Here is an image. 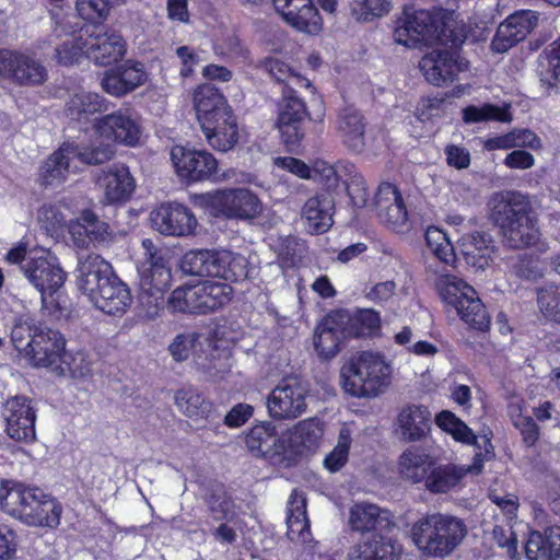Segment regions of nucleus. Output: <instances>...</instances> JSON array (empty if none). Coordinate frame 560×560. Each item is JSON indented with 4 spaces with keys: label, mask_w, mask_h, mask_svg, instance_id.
<instances>
[{
    "label": "nucleus",
    "mask_w": 560,
    "mask_h": 560,
    "mask_svg": "<svg viewBox=\"0 0 560 560\" xmlns=\"http://www.w3.org/2000/svg\"><path fill=\"white\" fill-rule=\"evenodd\" d=\"M108 109V102L97 93L78 91L70 95L65 106V114L71 120H84L95 113Z\"/></svg>",
    "instance_id": "41"
},
{
    "label": "nucleus",
    "mask_w": 560,
    "mask_h": 560,
    "mask_svg": "<svg viewBox=\"0 0 560 560\" xmlns=\"http://www.w3.org/2000/svg\"><path fill=\"white\" fill-rule=\"evenodd\" d=\"M54 32L57 37L66 36V40L56 47V58L59 63L72 65L81 56L98 66H109L124 58L126 42L120 32L108 25H88L75 32L79 24L75 16L54 14Z\"/></svg>",
    "instance_id": "1"
},
{
    "label": "nucleus",
    "mask_w": 560,
    "mask_h": 560,
    "mask_svg": "<svg viewBox=\"0 0 560 560\" xmlns=\"http://www.w3.org/2000/svg\"><path fill=\"white\" fill-rule=\"evenodd\" d=\"M0 506L10 516L27 526L56 528L62 506L42 489L22 483L0 488Z\"/></svg>",
    "instance_id": "5"
},
{
    "label": "nucleus",
    "mask_w": 560,
    "mask_h": 560,
    "mask_svg": "<svg viewBox=\"0 0 560 560\" xmlns=\"http://www.w3.org/2000/svg\"><path fill=\"white\" fill-rule=\"evenodd\" d=\"M337 130L342 142L352 151L361 152L365 145V124L361 113L353 107L340 110L337 119Z\"/></svg>",
    "instance_id": "38"
},
{
    "label": "nucleus",
    "mask_w": 560,
    "mask_h": 560,
    "mask_svg": "<svg viewBox=\"0 0 560 560\" xmlns=\"http://www.w3.org/2000/svg\"><path fill=\"white\" fill-rule=\"evenodd\" d=\"M24 276L36 288L42 298L51 295L62 287L66 280V272L60 267L58 258L49 252H40L39 255L31 256L21 266Z\"/></svg>",
    "instance_id": "14"
},
{
    "label": "nucleus",
    "mask_w": 560,
    "mask_h": 560,
    "mask_svg": "<svg viewBox=\"0 0 560 560\" xmlns=\"http://www.w3.org/2000/svg\"><path fill=\"white\" fill-rule=\"evenodd\" d=\"M2 416L5 420V432L12 440L25 443L35 440L36 415L26 397L15 396L8 399Z\"/></svg>",
    "instance_id": "19"
},
{
    "label": "nucleus",
    "mask_w": 560,
    "mask_h": 560,
    "mask_svg": "<svg viewBox=\"0 0 560 560\" xmlns=\"http://www.w3.org/2000/svg\"><path fill=\"white\" fill-rule=\"evenodd\" d=\"M350 315L346 312H335L327 315L316 327L314 334V348L323 359H331L340 351L343 339L350 338L347 324Z\"/></svg>",
    "instance_id": "21"
},
{
    "label": "nucleus",
    "mask_w": 560,
    "mask_h": 560,
    "mask_svg": "<svg viewBox=\"0 0 560 560\" xmlns=\"http://www.w3.org/2000/svg\"><path fill=\"white\" fill-rule=\"evenodd\" d=\"M401 546L389 537L374 535L352 546L348 560H399Z\"/></svg>",
    "instance_id": "31"
},
{
    "label": "nucleus",
    "mask_w": 560,
    "mask_h": 560,
    "mask_svg": "<svg viewBox=\"0 0 560 560\" xmlns=\"http://www.w3.org/2000/svg\"><path fill=\"white\" fill-rule=\"evenodd\" d=\"M54 372L58 375H69L78 380L88 378L92 376L93 361L84 351L63 350Z\"/></svg>",
    "instance_id": "48"
},
{
    "label": "nucleus",
    "mask_w": 560,
    "mask_h": 560,
    "mask_svg": "<svg viewBox=\"0 0 560 560\" xmlns=\"http://www.w3.org/2000/svg\"><path fill=\"white\" fill-rule=\"evenodd\" d=\"M324 423L316 418L302 420L284 433L287 452L293 455L315 450L323 438Z\"/></svg>",
    "instance_id": "29"
},
{
    "label": "nucleus",
    "mask_w": 560,
    "mask_h": 560,
    "mask_svg": "<svg viewBox=\"0 0 560 560\" xmlns=\"http://www.w3.org/2000/svg\"><path fill=\"white\" fill-rule=\"evenodd\" d=\"M465 477L464 466L445 464L431 467L425 479V487L433 493H446Z\"/></svg>",
    "instance_id": "45"
},
{
    "label": "nucleus",
    "mask_w": 560,
    "mask_h": 560,
    "mask_svg": "<svg viewBox=\"0 0 560 560\" xmlns=\"http://www.w3.org/2000/svg\"><path fill=\"white\" fill-rule=\"evenodd\" d=\"M73 160L78 159L80 162L88 165L103 164L113 159L115 152L109 144H98L82 147L72 143Z\"/></svg>",
    "instance_id": "58"
},
{
    "label": "nucleus",
    "mask_w": 560,
    "mask_h": 560,
    "mask_svg": "<svg viewBox=\"0 0 560 560\" xmlns=\"http://www.w3.org/2000/svg\"><path fill=\"white\" fill-rule=\"evenodd\" d=\"M148 81L144 66L135 60H126L124 63L107 70L101 81L102 89L109 95L124 96Z\"/></svg>",
    "instance_id": "24"
},
{
    "label": "nucleus",
    "mask_w": 560,
    "mask_h": 560,
    "mask_svg": "<svg viewBox=\"0 0 560 560\" xmlns=\"http://www.w3.org/2000/svg\"><path fill=\"white\" fill-rule=\"evenodd\" d=\"M334 199L328 192L311 197L303 206L302 220L311 234H322L332 225Z\"/></svg>",
    "instance_id": "30"
},
{
    "label": "nucleus",
    "mask_w": 560,
    "mask_h": 560,
    "mask_svg": "<svg viewBox=\"0 0 560 560\" xmlns=\"http://www.w3.org/2000/svg\"><path fill=\"white\" fill-rule=\"evenodd\" d=\"M79 229H83L93 242L101 245H107L113 240V233L108 224L101 221L91 210H83L79 218V222L70 226V231L73 234H75Z\"/></svg>",
    "instance_id": "50"
},
{
    "label": "nucleus",
    "mask_w": 560,
    "mask_h": 560,
    "mask_svg": "<svg viewBox=\"0 0 560 560\" xmlns=\"http://www.w3.org/2000/svg\"><path fill=\"white\" fill-rule=\"evenodd\" d=\"M528 560H560V529L532 532L525 546Z\"/></svg>",
    "instance_id": "39"
},
{
    "label": "nucleus",
    "mask_w": 560,
    "mask_h": 560,
    "mask_svg": "<svg viewBox=\"0 0 560 560\" xmlns=\"http://www.w3.org/2000/svg\"><path fill=\"white\" fill-rule=\"evenodd\" d=\"M375 208L380 220L392 229L401 231L407 224V210L395 185L382 183L378 186Z\"/></svg>",
    "instance_id": "27"
},
{
    "label": "nucleus",
    "mask_w": 560,
    "mask_h": 560,
    "mask_svg": "<svg viewBox=\"0 0 560 560\" xmlns=\"http://www.w3.org/2000/svg\"><path fill=\"white\" fill-rule=\"evenodd\" d=\"M467 527L463 520L448 514L433 513L419 518L411 528L417 548L428 557L444 558L464 540Z\"/></svg>",
    "instance_id": "7"
},
{
    "label": "nucleus",
    "mask_w": 560,
    "mask_h": 560,
    "mask_svg": "<svg viewBox=\"0 0 560 560\" xmlns=\"http://www.w3.org/2000/svg\"><path fill=\"white\" fill-rule=\"evenodd\" d=\"M350 526L357 532H383L394 526L393 515L375 504L358 503L350 510Z\"/></svg>",
    "instance_id": "33"
},
{
    "label": "nucleus",
    "mask_w": 560,
    "mask_h": 560,
    "mask_svg": "<svg viewBox=\"0 0 560 560\" xmlns=\"http://www.w3.org/2000/svg\"><path fill=\"white\" fill-rule=\"evenodd\" d=\"M75 9L83 20H106L110 12V4L109 0H77Z\"/></svg>",
    "instance_id": "62"
},
{
    "label": "nucleus",
    "mask_w": 560,
    "mask_h": 560,
    "mask_svg": "<svg viewBox=\"0 0 560 560\" xmlns=\"http://www.w3.org/2000/svg\"><path fill=\"white\" fill-rule=\"evenodd\" d=\"M436 424L445 432L451 434L454 440L468 444L477 445L481 448V445L477 442V436L472 430L453 412L448 410L441 411L435 418Z\"/></svg>",
    "instance_id": "52"
},
{
    "label": "nucleus",
    "mask_w": 560,
    "mask_h": 560,
    "mask_svg": "<svg viewBox=\"0 0 560 560\" xmlns=\"http://www.w3.org/2000/svg\"><path fill=\"white\" fill-rule=\"evenodd\" d=\"M209 515L214 521H230L234 516L233 502L222 487H217L205 498Z\"/></svg>",
    "instance_id": "55"
},
{
    "label": "nucleus",
    "mask_w": 560,
    "mask_h": 560,
    "mask_svg": "<svg viewBox=\"0 0 560 560\" xmlns=\"http://www.w3.org/2000/svg\"><path fill=\"white\" fill-rule=\"evenodd\" d=\"M205 205L217 215L252 220L262 211L259 198L247 188L222 189L203 196Z\"/></svg>",
    "instance_id": "11"
},
{
    "label": "nucleus",
    "mask_w": 560,
    "mask_h": 560,
    "mask_svg": "<svg viewBox=\"0 0 560 560\" xmlns=\"http://www.w3.org/2000/svg\"><path fill=\"white\" fill-rule=\"evenodd\" d=\"M429 272L436 276L435 287L442 300L454 307L463 322L477 330L488 329L490 317L471 285L450 273L432 270L431 266Z\"/></svg>",
    "instance_id": "9"
},
{
    "label": "nucleus",
    "mask_w": 560,
    "mask_h": 560,
    "mask_svg": "<svg viewBox=\"0 0 560 560\" xmlns=\"http://www.w3.org/2000/svg\"><path fill=\"white\" fill-rule=\"evenodd\" d=\"M393 36L397 44L408 48L434 43L458 47L464 42L462 30L443 10L406 8L396 21Z\"/></svg>",
    "instance_id": "3"
},
{
    "label": "nucleus",
    "mask_w": 560,
    "mask_h": 560,
    "mask_svg": "<svg viewBox=\"0 0 560 560\" xmlns=\"http://www.w3.org/2000/svg\"><path fill=\"white\" fill-rule=\"evenodd\" d=\"M431 413L423 406L404 407L397 418L398 428L406 441H419L430 429Z\"/></svg>",
    "instance_id": "40"
},
{
    "label": "nucleus",
    "mask_w": 560,
    "mask_h": 560,
    "mask_svg": "<svg viewBox=\"0 0 560 560\" xmlns=\"http://www.w3.org/2000/svg\"><path fill=\"white\" fill-rule=\"evenodd\" d=\"M288 537L292 541L306 542L310 539V522L306 516V498L303 492L293 490L288 501Z\"/></svg>",
    "instance_id": "37"
},
{
    "label": "nucleus",
    "mask_w": 560,
    "mask_h": 560,
    "mask_svg": "<svg viewBox=\"0 0 560 560\" xmlns=\"http://www.w3.org/2000/svg\"><path fill=\"white\" fill-rule=\"evenodd\" d=\"M434 49L422 57L419 67L427 81L440 86L452 82L456 75L467 69V62L459 58L456 47Z\"/></svg>",
    "instance_id": "18"
},
{
    "label": "nucleus",
    "mask_w": 560,
    "mask_h": 560,
    "mask_svg": "<svg viewBox=\"0 0 560 560\" xmlns=\"http://www.w3.org/2000/svg\"><path fill=\"white\" fill-rule=\"evenodd\" d=\"M0 79L21 86L39 85L47 80V70L28 54L0 48Z\"/></svg>",
    "instance_id": "13"
},
{
    "label": "nucleus",
    "mask_w": 560,
    "mask_h": 560,
    "mask_svg": "<svg viewBox=\"0 0 560 560\" xmlns=\"http://www.w3.org/2000/svg\"><path fill=\"white\" fill-rule=\"evenodd\" d=\"M232 287L222 281H202L195 284L196 313L213 312L231 301Z\"/></svg>",
    "instance_id": "36"
},
{
    "label": "nucleus",
    "mask_w": 560,
    "mask_h": 560,
    "mask_svg": "<svg viewBox=\"0 0 560 560\" xmlns=\"http://www.w3.org/2000/svg\"><path fill=\"white\" fill-rule=\"evenodd\" d=\"M425 241L431 254L436 259H439L441 264H443L441 268L434 267L430 261L427 264L428 277L435 283L436 276H433L432 272H429V267L431 266L432 270L447 273L446 266L453 265L456 256L450 238L442 230L438 228L428 229L425 233Z\"/></svg>",
    "instance_id": "42"
},
{
    "label": "nucleus",
    "mask_w": 560,
    "mask_h": 560,
    "mask_svg": "<svg viewBox=\"0 0 560 560\" xmlns=\"http://www.w3.org/2000/svg\"><path fill=\"white\" fill-rule=\"evenodd\" d=\"M351 15L357 21H371L380 18L390 10V2L387 0H350Z\"/></svg>",
    "instance_id": "56"
},
{
    "label": "nucleus",
    "mask_w": 560,
    "mask_h": 560,
    "mask_svg": "<svg viewBox=\"0 0 560 560\" xmlns=\"http://www.w3.org/2000/svg\"><path fill=\"white\" fill-rule=\"evenodd\" d=\"M392 365L378 352L362 351L352 355L340 370V383L353 397H376L390 384Z\"/></svg>",
    "instance_id": "6"
},
{
    "label": "nucleus",
    "mask_w": 560,
    "mask_h": 560,
    "mask_svg": "<svg viewBox=\"0 0 560 560\" xmlns=\"http://www.w3.org/2000/svg\"><path fill=\"white\" fill-rule=\"evenodd\" d=\"M217 259V269H220L217 277L231 281L247 278V259L243 255L222 249L218 250Z\"/></svg>",
    "instance_id": "51"
},
{
    "label": "nucleus",
    "mask_w": 560,
    "mask_h": 560,
    "mask_svg": "<svg viewBox=\"0 0 560 560\" xmlns=\"http://www.w3.org/2000/svg\"><path fill=\"white\" fill-rule=\"evenodd\" d=\"M95 130L102 138L127 147L136 145L141 137L140 124L128 108L98 118Z\"/></svg>",
    "instance_id": "20"
},
{
    "label": "nucleus",
    "mask_w": 560,
    "mask_h": 560,
    "mask_svg": "<svg viewBox=\"0 0 560 560\" xmlns=\"http://www.w3.org/2000/svg\"><path fill=\"white\" fill-rule=\"evenodd\" d=\"M276 11L292 27L307 34H318L323 20L312 0H272Z\"/></svg>",
    "instance_id": "25"
},
{
    "label": "nucleus",
    "mask_w": 560,
    "mask_h": 560,
    "mask_svg": "<svg viewBox=\"0 0 560 560\" xmlns=\"http://www.w3.org/2000/svg\"><path fill=\"white\" fill-rule=\"evenodd\" d=\"M463 119L467 124L497 120L508 121L509 114L506 110L491 105L483 104L482 106H468L463 109Z\"/></svg>",
    "instance_id": "60"
},
{
    "label": "nucleus",
    "mask_w": 560,
    "mask_h": 560,
    "mask_svg": "<svg viewBox=\"0 0 560 560\" xmlns=\"http://www.w3.org/2000/svg\"><path fill=\"white\" fill-rule=\"evenodd\" d=\"M33 338L32 346L24 358L33 366L50 368L54 371L66 348L63 336L45 325H38L37 334Z\"/></svg>",
    "instance_id": "22"
},
{
    "label": "nucleus",
    "mask_w": 560,
    "mask_h": 560,
    "mask_svg": "<svg viewBox=\"0 0 560 560\" xmlns=\"http://www.w3.org/2000/svg\"><path fill=\"white\" fill-rule=\"evenodd\" d=\"M75 271L78 289L101 312L122 316L131 306L130 288L100 255L81 257Z\"/></svg>",
    "instance_id": "2"
},
{
    "label": "nucleus",
    "mask_w": 560,
    "mask_h": 560,
    "mask_svg": "<svg viewBox=\"0 0 560 560\" xmlns=\"http://www.w3.org/2000/svg\"><path fill=\"white\" fill-rule=\"evenodd\" d=\"M310 389L296 377H285L269 393L268 413L277 420H292L307 411Z\"/></svg>",
    "instance_id": "10"
},
{
    "label": "nucleus",
    "mask_w": 560,
    "mask_h": 560,
    "mask_svg": "<svg viewBox=\"0 0 560 560\" xmlns=\"http://www.w3.org/2000/svg\"><path fill=\"white\" fill-rule=\"evenodd\" d=\"M245 444L255 457L275 459L287 453L284 434L280 438L276 425L270 421H262L253 425L245 435Z\"/></svg>",
    "instance_id": "26"
},
{
    "label": "nucleus",
    "mask_w": 560,
    "mask_h": 560,
    "mask_svg": "<svg viewBox=\"0 0 560 560\" xmlns=\"http://www.w3.org/2000/svg\"><path fill=\"white\" fill-rule=\"evenodd\" d=\"M218 250L192 249L186 253L182 260V269L191 276L217 277Z\"/></svg>",
    "instance_id": "46"
},
{
    "label": "nucleus",
    "mask_w": 560,
    "mask_h": 560,
    "mask_svg": "<svg viewBox=\"0 0 560 560\" xmlns=\"http://www.w3.org/2000/svg\"><path fill=\"white\" fill-rule=\"evenodd\" d=\"M466 262L477 269H485L492 260L493 245L489 235L472 233L463 244Z\"/></svg>",
    "instance_id": "44"
},
{
    "label": "nucleus",
    "mask_w": 560,
    "mask_h": 560,
    "mask_svg": "<svg viewBox=\"0 0 560 560\" xmlns=\"http://www.w3.org/2000/svg\"><path fill=\"white\" fill-rule=\"evenodd\" d=\"M97 184L103 188L105 199L110 203L128 199L135 189V179L129 168L121 163H115L103 170L97 177Z\"/></svg>",
    "instance_id": "28"
},
{
    "label": "nucleus",
    "mask_w": 560,
    "mask_h": 560,
    "mask_svg": "<svg viewBox=\"0 0 560 560\" xmlns=\"http://www.w3.org/2000/svg\"><path fill=\"white\" fill-rule=\"evenodd\" d=\"M541 80L552 85L560 82V39L553 42L540 57Z\"/></svg>",
    "instance_id": "57"
},
{
    "label": "nucleus",
    "mask_w": 560,
    "mask_h": 560,
    "mask_svg": "<svg viewBox=\"0 0 560 560\" xmlns=\"http://www.w3.org/2000/svg\"><path fill=\"white\" fill-rule=\"evenodd\" d=\"M259 68L269 74L275 81L284 83L289 91L294 88L312 86L311 81L295 72L288 63L277 57H267L260 61Z\"/></svg>",
    "instance_id": "47"
},
{
    "label": "nucleus",
    "mask_w": 560,
    "mask_h": 560,
    "mask_svg": "<svg viewBox=\"0 0 560 560\" xmlns=\"http://www.w3.org/2000/svg\"><path fill=\"white\" fill-rule=\"evenodd\" d=\"M150 220L152 228L166 236H187L197 228L192 211L178 202L161 203L151 211Z\"/></svg>",
    "instance_id": "17"
},
{
    "label": "nucleus",
    "mask_w": 560,
    "mask_h": 560,
    "mask_svg": "<svg viewBox=\"0 0 560 560\" xmlns=\"http://www.w3.org/2000/svg\"><path fill=\"white\" fill-rule=\"evenodd\" d=\"M490 208L491 219L500 228L503 242L509 247L521 249L538 243L540 232L527 196L514 190L495 192Z\"/></svg>",
    "instance_id": "4"
},
{
    "label": "nucleus",
    "mask_w": 560,
    "mask_h": 560,
    "mask_svg": "<svg viewBox=\"0 0 560 560\" xmlns=\"http://www.w3.org/2000/svg\"><path fill=\"white\" fill-rule=\"evenodd\" d=\"M307 116L305 103L294 91L283 93L278 105L277 128L282 141L291 151L298 149L304 138L303 122Z\"/></svg>",
    "instance_id": "15"
},
{
    "label": "nucleus",
    "mask_w": 560,
    "mask_h": 560,
    "mask_svg": "<svg viewBox=\"0 0 560 560\" xmlns=\"http://www.w3.org/2000/svg\"><path fill=\"white\" fill-rule=\"evenodd\" d=\"M380 315L375 311H361L355 317L350 316L347 324L350 337H363L373 334L380 327Z\"/></svg>",
    "instance_id": "59"
},
{
    "label": "nucleus",
    "mask_w": 560,
    "mask_h": 560,
    "mask_svg": "<svg viewBox=\"0 0 560 560\" xmlns=\"http://www.w3.org/2000/svg\"><path fill=\"white\" fill-rule=\"evenodd\" d=\"M143 261L140 262V288L144 294L154 300L158 306L164 292L171 284V270L166 267L162 249L151 240L144 238L141 243Z\"/></svg>",
    "instance_id": "12"
},
{
    "label": "nucleus",
    "mask_w": 560,
    "mask_h": 560,
    "mask_svg": "<svg viewBox=\"0 0 560 560\" xmlns=\"http://www.w3.org/2000/svg\"><path fill=\"white\" fill-rule=\"evenodd\" d=\"M538 24V15L532 10H521L502 22L492 39L491 47L497 52H505L523 40Z\"/></svg>",
    "instance_id": "23"
},
{
    "label": "nucleus",
    "mask_w": 560,
    "mask_h": 560,
    "mask_svg": "<svg viewBox=\"0 0 560 560\" xmlns=\"http://www.w3.org/2000/svg\"><path fill=\"white\" fill-rule=\"evenodd\" d=\"M171 160L177 175L188 182L208 180L218 175V161L208 151L175 145Z\"/></svg>",
    "instance_id": "16"
},
{
    "label": "nucleus",
    "mask_w": 560,
    "mask_h": 560,
    "mask_svg": "<svg viewBox=\"0 0 560 560\" xmlns=\"http://www.w3.org/2000/svg\"><path fill=\"white\" fill-rule=\"evenodd\" d=\"M72 143L65 142L50 154L39 168V182L44 186H55L63 183L72 167ZM73 168H77L73 165Z\"/></svg>",
    "instance_id": "35"
},
{
    "label": "nucleus",
    "mask_w": 560,
    "mask_h": 560,
    "mask_svg": "<svg viewBox=\"0 0 560 560\" xmlns=\"http://www.w3.org/2000/svg\"><path fill=\"white\" fill-rule=\"evenodd\" d=\"M37 327L38 325H36L33 320L20 319L14 324L11 330V341L14 348L23 357H25L26 352L32 346L34 340L33 336L37 334Z\"/></svg>",
    "instance_id": "61"
},
{
    "label": "nucleus",
    "mask_w": 560,
    "mask_h": 560,
    "mask_svg": "<svg viewBox=\"0 0 560 560\" xmlns=\"http://www.w3.org/2000/svg\"><path fill=\"white\" fill-rule=\"evenodd\" d=\"M175 404L186 417L194 420L207 419L213 410L212 402L206 400L194 388H182L177 390L175 394Z\"/></svg>",
    "instance_id": "49"
},
{
    "label": "nucleus",
    "mask_w": 560,
    "mask_h": 560,
    "mask_svg": "<svg viewBox=\"0 0 560 560\" xmlns=\"http://www.w3.org/2000/svg\"><path fill=\"white\" fill-rule=\"evenodd\" d=\"M194 105L200 126H208L218 116L231 112L224 96L211 84H202L196 89Z\"/></svg>",
    "instance_id": "32"
},
{
    "label": "nucleus",
    "mask_w": 560,
    "mask_h": 560,
    "mask_svg": "<svg viewBox=\"0 0 560 560\" xmlns=\"http://www.w3.org/2000/svg\"><path fill=\"white\" fill-rule=\"evenodd\" d=\"M195 285L175 289L167 301V306L173 312L196 313Z\"/></svg>",
    "instance_id": "63"
},
{
    "label": "nucleus",
    "mask_w": 560,
    "mask_h": 560,
    "mask_svg": "<svg viewBox=\"0 0 560 560\" xmlns=\"http://www.w3.org/2000/svg\"><path fill=\"white\" fill-rule=\"evenodd\" d=\"M351 442V430L347 424H343L339 430L336 446L326 455L324 459V466L326 469H328L330 472H336L346 465Z\"/></svg>",
    "instance_id": "53"
},
{
    "label": "nucleus",
    "mask_w": 560,
    "mask_h": 560,
    "mask_svg": "<svg viewBox=\"0 0 560 560\" xmlns=\"http://www.w3.org/2000/svg\"><path fill=\"white\" fill-rule=\"evenodd\" d=\"M208 143L215 150L226 152L238 141V127L232 110L218 116L210 125L201 126Z\"/></svg>",
    "instance_id": "34"
},
{
    "label": "nucleus",
    "mask_w": 560,
    "mask_h": 560,
    "mask_svg": "<svg viewBox=\"0 0 560 560\" xmlns=\"http://www.w3.org/2000/svg\"><path fill=\"white\" fill-rule=\"evenodd\" d=\"M168 351L176 362H184L194 355L196 364L213 377L231 370L230 353L219 346L212 329L178 334L168 346Z\"/></svg>",
    "instance_id": "8"
},
{
    "label": "nucleus",
    "mask_w": 560,
    "mask_h": 560,
    "mask_svg": "<svg viewBox=\"0 0 560 560\" xmlns=\"http://www.w3.org/2000/svg\"><path fill=\"white\" fill-rule=\"evenodd\" d=\"M537 304L547 320L560 324V284H550L539 289Z\"/></svg>",
    "instance_id": "54"
},
{
    "label": "nucleus",
    "mask_w": 560,
    "mask_h": 560,
    "mask_svg": "<svg viewBox=\"0 0 560 560\" xmlns=\"http://www.w3.org/2000/svg\"><path fill=\"white\" fill-rule=\"evenodd\" d=\"M431 467L430 456L419 447L407 448L400 455L398 463L400 476L412 483L425 481Z\"/></svg>",
    "instance_id": "43"
},
{
    "label": "nucleus",
    "mask_w": 560,
    "mask_h": 560,
    "mask_svg": "<svg viewBox=\"0 0 560 560\" xmlns=\"http://www.w3.org/2000/svg\"><path fill=\"white\" fill-rule=\"evenodd\" d=\"M38 222L47 231L55 230L65 223V215L59 205L45 203L37 211Z\"/></svg>",
    "instance_id": "64"
}]
</instances>
